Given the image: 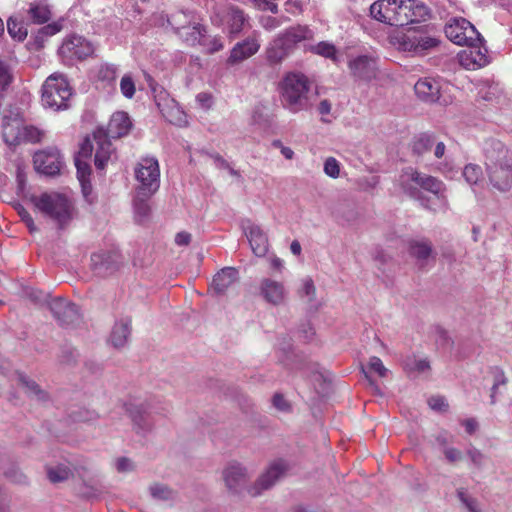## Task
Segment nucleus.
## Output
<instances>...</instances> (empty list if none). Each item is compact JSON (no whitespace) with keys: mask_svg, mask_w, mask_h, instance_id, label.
<instances>
[{"mask_svg":"<svg viewBox=\"0 0 512 512\" xmlns=\"http://www.w3.org/2000/svg\"><path fill=\"white\" fill-rule=\"evenodd\" d=\"M131 126L132 123L128 114L120 111L111 116L105 132L111 138H120L129 133Z\"/></svg>","mask_w":512,"mask_h":512,"instance_id":"nucleus-26","label":"nucleus"},{"mask_svg":"<svg viewBox=\"0 0 512 512\" xmlns=\"http://www.w3.org/2000/svg\"><path fill=\"white\" fill-rule=\"evenodd\" d=\"M273 406L281 411L287 412L290 410V404L286 401L282 394L276 393L272 398Z\"/></svg>","mask_w":512,"mask_h":512,"instance_id":"nucleus-60","label":"nucleus"},{"mask_svg":"<svg viewBox=\"0 0 512 512\" xmlns=\"http://www.w3.org/2000/svg\"><path fill=\"white\" fill-rule=\"evenodd\" d=\"M368 367L380 377H385L388 373V369L384 366L382 360L376 356L370 357Z\"/></svg>","mask_w":512,"mask_h":512,"instance_id":"nucleus-51","label":"nucleus"},{"mask_svg":"<svg viewBox=\"0 0 512 512\" xmlns=\"http://www.w3.org/2000/svg\"><path fill=\"white\" fill-rule=\"evenodd\" d=\"M117 68L112 64H103L97 70V80L104 85H112L116 81Z\"/></svg>","mask_w":512,"mask_h":512,"instance_id":"nucleus-41","label":"nucleus"},{"mask_svg":"<svg viewBox=\"0 0 512 512\" xmlns=\"http://www.w3.org/2000/svg\"><path fill=\"white\" fill-rule=\"evenodd\" d=\"M490 373L493 377V384L491 387L490 400L491 404L496 403L497 395L501 394V387H505L508 383V379L504 373V371L499 367H491Z\"/></svg>","mask_w":512,"mask_h":512,"instance_id":"nucleus-37","label":"nucleus"},{"mask_svg":"<svg viewBox=\"0 0 512 512\" xmlns=\"http://www.w3.org/2000/svg\"><path fill=\"white\" fill-rule=\"evenodd\" d=\"M103 128L93 132L92 138L86 137L80 146V156L90 158L95 151L94 163L98 170H103L114 154V148Z\"/></svg>","mask_w":512,"mask_h":512,"instance_id":"nucleus-7","label":"nucleus"},{"mask_svg":"<svg viewBox=\"0 0 512 512\" xmlns=\"http://www.w3.org/2000/svg\"><path fill=\"white\" fill-rule=\"evenodd\" d=\"M245 234L248 237L253 253L258 257H263L268 251V238L263 230L254 224L249 223L244 227Z\"/></svg>","mask_w":512,"mask_h":512,"instance_id":"nucleus-25","label":"nucleus"},{"mask_svg":"<svg viewBox=\"0 0 512 512\" xmlns=\"http://www.w3.org/2000/svg\"><path fill=\"white\" fill-rule=\"evenodd\" d=\"M482 175V170L478 165L468 164L464 167L463 176L469 184H476Z\"/></svg>","mask_w":512,"mask_h":512,"instance_id":"nucleus-48","label":"nucleus"},{"mask_svg":"<svg viewBox=\"0 0 512 512\" xmlns=\"http://www.w3.org/2000/svg\"><path fill=\"white\" fill-rule=\"evenodd\" d=\"M415 93L425 102H436L440 97V85L433 78H423L414 85Z\"/></svg>","mask_w":512,"mask_h":512,"instance_id":"nucleus-27","label":"nucleus"},{"mask_svg":"<svg viewBox=\"0 0 512 512\" xmlns=\"http://www.w3.org/2000/svg\"><path fill=\"white\" fill-rule=\"evenodd\" d=\"M435 143V135L427 132L420 133L416 135L412 141V152L417 156H422L430 151Z\"/></svg>","mask_w":512,"mask_h":512,"instance_id":"nucleus-34","label":"nucleus"},{"mask_svg":"<svg viewBox=\"0 0 512 512\" xmlns=\"http://www.w3.org/2000/svg\"><path fill=\"white\" fill-rule=\"evenodd\" d=\"M258 290L260 297L274 306L284 304L288 297V290L284 283L268 277L260 280Z\"/></svg>","mask_w":512,"mask_h":512,"instance_id":"nucleus-16","label":"nucleus"},{"mask_svg":"<svg viewBox=\"0 0 512 512\" xmlns=\"http://www.w3.org/2000/svg\"><path fill=\"white\" fill-rule=\"evenodd\" d=\"M446 460L451 463L455 464L462 460L463 454L462 452L454 447H444L442 450Z\"/></svg>","mask_w":512,"mask_h":512,"instance_id":"nucleus-54","label":"nucleus"},{"mask_svg":"<svg viewBox=\"0 0 512 512\" xmlns=\"http://www.w3.org/2000/svg\"><path fill=\"white\" fill-rule=\"evenodd\" d=\"M272 146L279 149L285 159L292 160L294 158V151L290 147L284 146L280 140H274Z\"/></svg>","mask_w":512,"mask_h":512,"instance_id":"nucleus-62","label":"nucleus"},{"mask_svg":"<svg viewBox=\"0 0 512 512\" xmlns=\"http://www.w3.org/2000/svg\"><path fill=\"white\" fill-rule=\"evenodd\" d=\"M94 50V45L90 41L74 35L64 40L59 48V54L68 61L83 60L91 56Z\"/></svg>","mask_w":512,"mask_h":512,"instance_id":"nucleus-13","label":"nucleus"},{"mask_svg":"<svg viewBox=\"0 0 512 512\" xmlns=\"http://www.w3.org/2000/svg\"><path fill=\"white\" fill-rule=\"evenodd\" d=\"M131 333V320L129 318L117 321L111 331L110 342L115 348L125 346Z\"/></svg>","mask_w":512,"mask_h":512,"instance_id":"nucleus-30","label":"nucleus"},{"mask_svg":"<svg viewBox=\"0 0 512 512\" xmlns=\"http://www.w3.org/2000/svg\"><path fill=\"white\" fill-rule=\"evenodd\" d=\"M71 96L72 89L63 74L50 75L42 86V104L53 111L68 108Z\"/></svg>","mask_w":512,"mask_h":512,"instance_id":"nucleus-6","label":"nucleus"},{"mask_svg":"<svg viewBox=\"0 0 512 512\" xmlns=\"http://www.w3.org/2000/svg\"><path fill=\"white\" fill-rule=\"evenodd\" d=\"M49 306L54 317L62 325H73L80 320V313L77 306L66 299L60 297L54 298Z\"/></svg>","mask_w":512,"mask_h":512,"instance_id":"nucleus-23","label":"nucleus"},{"mask_svg":"<svg viewBox=\"0 0 512 512\" xmlns=\"http://www.w3.org/2000/svg\"><path fill=\"white\" fill-rule=\"evenodd\" d=\"M287 19L284 18L282 20V18H276V17H272V16H266V17H262L261 20H260V23H261V26L267 30V31H272L278 27H280Z\"/></svg>","mask_w":512,"mask_h":512,"instance_id":"nucleus-52","label":"nucleus"},{"mask_svg":"<svg viewBox=\"0 0 512 512\" xmlns=\"http://www.w3.org/2000/svg\"><path fill=\"white\" fill-rule=\"evenodd\" d=\"M485 167L493 188L506 192L512 187V151L499 140H489L484 148Z\"/></svg>","mask_w":512,"mask_h":512,"instance_id":"nucleus-1","label":"nucleus"},{"mask_svg":"<svg viewBox=\"0 0 512 512\" xmlns=\"http://www.w3.org/2000/svg\"><path fill=\"white\" fill-rule=\"evenodd\" d=\"M239 279L238 270L233 267H225L213 278L212 288L217 294H224Z\"/></svg>","mask_w":512,"mask_h":512,"instance_id":"nucleus-28","label":"nucleus"},{"mask_svg":"<svg viewBox=\"0 0 512 512\" xmlns=\"http://www.w3.org/2000/svg\"><path fill=\"white\" fill-rule=\"evenodd\" d=\"M399 26L421 23L431 18L430 8L420 0H400Z\"/></svg>","mask_w":512,"mask_h":512,"instance_id":"nucleus-12","label":"nucleus"},{"mask_svg":"<svg viewBox=\"0 0 512 512\" xmlns=\"http://www.w3.org/2000/svg\"><path fill=\"white\" fill-rule=\"evenodd\" d=\"M286 468L287 466L282 460L272 463L255 484L248 489L249 494L258 496L263 491L270 489L284 475Z\"/></svg>","mask_w":512,"mask_h":512,"instance_id":"nucleus-18","label":"nucleus"},{"mask_svg":"<svg viewBox=\"0 0 512 512\" xmlns=\"http://www.w3.org/2000/svg\"><path fill=\"white\" fill-rule=\"evenodd\" d=\"M324 173L331 178H338L340 175V163L334 157H328L324 162Z\"/></svg>","mask_w":512,"mask_h":512,"instance_id":"nucleus-49","label":"nucleus"},{"mask_svg":"<svg viewBox=\"0 0 512 512\" xmlns=\"http://www.w3.org/2000/svg\"><path fill=\"white\" fill-rule=\"evenodd\" d=\"M398 183L403 192L411 198L419 197L420 188L436 195L438 199H445L444 183L438 178L419 172L413 167H406L402 170Z\"/></svg>","mask_w":512,"mask_h":512,"instance_id":"nucleus-5","label":"nucleus"},{"mask_svg":"<svg viewBox=\"0 0 512 512\" xmlns=\"http://www.w3.org/2000/svg\"><path fill=\"white\" fill-rule=\"evenodd\" d=\"M201 45L206 46L207 51L210 54L218 52V51H220V50H222L224 48V44L222 42V39L219 36L213 37L212 39H210L208 41V43H205V42L202 41Z\"/></svg>","mask_w":512,"mask_h":512,"instance_id":"nucleus-59","label":"nucleus"},{"mask_svg":"<svg viewBox=\"0 0 512 512\" xmlns=\"http://www.w3.org/2000/svg\"><path fill=\"white\" fill-rule=\"evenodd\" d=\"M456 494L467 512H483L479 506L478 501L471 497L465 488H458Z\"/></svg>","mask_w":512,"mask_h":512,"instance_id":"nucleus-42","label":"nucleus"},{"mask_svg":"<svg viewBox=\"0 0 512 512\" xmlns=\"http://www.w3.org/2000/svg\"><path fill=\"white\" fill-rule=\"evenodd\" d=\"M125 408L134 425L140 431H148L151 429V424L146 416V411L142 404L128 403L125 405Z\"/></svg>","mask_w":512,"mask_h":512,"instance_id":"nucleus-31","label":"nucleus"},{"mask_svg":"<svg viewBox=\"0 0 512 512\" xmlns=\"http://www.w3.org/2000/svg\"><path fill=\"white\" fill-rule=\"evenodd\" d=\"M254 4L255 8L259 10H270L272 13H278V6L275 3H272L268 0H251Z\"/></svg>","mask_w":512,"mask_h":512,"instance_id":"nucleus-61","label":"nucleus"},{"mask_svg":"<svg viewBox=\"0 0 512 512\" xmlns=\"http://www.w3.org/2000/svg\"><path fill=\"white\" fill-rule=\"evenodd\" d=\"M27 15L33 23L43 24L50 20L51 10L47 4L35 2L30 4Z\"/></svg>","mask_w":512,"mask_h":512,"instance_id":"nucleus-35","label":"nucleus"},{"mask_svg":"<svg viewBox=\"0 0 512 512\" xmlns=\"http://www.w3.org/2000/svg\"><path fill=\"white\" fill-rule=\"evenodd\" d=\"M149 491L151 496L157 500H169L173 496L172 491L163 484L151 485Z\"/></svg>","mask_w":512,"mask_h":512,"instance_id":"nucleus-47","label":"nucleus"},{"mask_svg":"<svg viewBox=\"0 0 512 512\" xmlns=\"http://www.w3.org/2000/svg\"><path fill=\"white\" fill-rule=\"evenodd\" d=\"M316 288L311 278L307 277L302 281V287L299 290V295L302 299H305L308 303H311L315 299Z\"/></svg>","mask_w":512,"mask_h":512,"instance_id":"nucleus-46","label":"nucleus"},{"mask_svg":"<svg viewBox=\"0 0 512 512\" xmlns=\"http://www.w3.org/2000/svg\"><path fill=\"white\" fill-rule=\"evenodd\" d=\"M121 263V256L113 251H100L91 255V267L99 276L113 273Z\"/></svg>","mask_w":512,"mask_h":512,"instance_id":"nucleus-22","label":"nucleus"},{"mask_svg":"<svg viewBox=\"0 0 512 512\" xmlns=\"http://www.w3.org/2000/svg\"><path fill=\"white\" fill-rule=\"evenodd\" d=\"M120 89L126 98H132L135 93V84L131 76L125 75L120 81Z\"/></svg>","mask_w":512,"mask_h":512,"instance_id":"nucleus-50","label":"nucleus"},{"mask_svg":"<svg viewBox=\"0 0 512 512\" xmlns=\"http://www.w3.org/2000/svg\"><path fill=\"white\" fill-rule=\"evenodd\" d=\"M116 469L118 472H130L134 469V465L130 459L123 457L117 459Z\"/></svg>","mask_w":512,"mask_h":512,"instance_id":"nucleus-63","label":"nucleus"},{"mask_svg":"<svg viewBox=\"0 0 512 512\" xmlns=\"http://www.w3.org/2000/svg\"><path fill=\"white\" fill-rule=\"evenodd\" d=\"M467 455L471 462L477 467L482 468L485 464L486 456L477 448L472 447L467 450Z\"/></svg>","mask_w":512,"mask_h":512,"instance_id":"nucleus-53","label":"nucleus"},{"mask_svg":"<svg viewBox=\"0 0 512 512\" xmlns=\"http://www.w3.org/2000/svg\"><path fill=\"white\" fill-rule=\"evenodd\" d=\"M7 31L13 39L18 41L24 40L27 36V29L13 18L7 21Z\"/></svg>","mask_w":512,"mask_h":512,"instance_id":"nucleus-44","label":"nucleus"},{"mask_svg":"<svg viewBox=\"0 0 512 512\" xmlns=\"http://www.w3.org/2000/svg\"><path fill=\"white\" fill-rule=\"evenodd\" d=\"M156 104L167 121L176 126L187 125V115L175 102L174 99H170L165 92H161L155 96Z\"/></svg>","mask_w":512,"mask_h":512,"instance_id":"nucleus-19","label":"nucleus"},{"mask_svg":"<svg viewBox=\"0 0 512 512\" xmlns=\"http://www.w3.org/2000/svg\"><path fill=\"white\" fill-rule=\"evenodd\" d=\"M501 95V90L496 84L484 85L479 89L478 97L486 102H497Z\"/></svg>","mask_w":512,"mask_h":512,"instance_id":"nucleus-43","label":"nucleus"},{"mask_svg":"<svg viewBox=\"0 0 512 512\" xmlns=\"http://www.w3.org/2000/svg\"><path fill=\"white\" fill-rule=\"evenodd\" d=\"M348 68L356 81L371 82L377 79L379 67L377 60L368 55H360L348 62Z\"/></svg>","mask_w":512,"mask_h":512,"instance_id":"nucleus-14","label":"nucleus"},{"mask_svg":"<svg viewBox=\"0 0 512 512\" xmlns=\"http://www.w3.org/2000/svg\"><path fill=\"white\" fill-rule=\"evenodd\" d=\"M3 127V137L6 142L12 143L16 138V133L14 132V128L10 125V118L4 117L2 122Z\"/></svg>","mask_w":512,"mask_h":512,"instance_id":"nucleus-57","label":"nucleus"},{"mask_svg":"<svg viewBox=\"0 0 512 512\" xmlns=\"http://www.w3.org/2000/svg\"><path fill=\"white\" fill-rule=\"evenodd\" d=\"M446 37L457 45L475 44L483 38L476 28L465 18L455 17L445 25Z\"/></svg>","mask_w":512,"mask_h":512,"instance_id":"nucleus-11","label":"nucleus"},{"mask_svg":"<svg viewBox=\"0 0 512 512\" xmlns=\"http://www.w3.org/2000/svg\"><path fill=\"white\" fill-rule=\"evenodd\" d=\"M213 25L224 27L228 37L234 39L249 23V17L237 6H215L210 16Z\"/></svg>","mask_w":512,"mask_h":512,"instance_id":"nucleus-8","label":"nucleus"},{"mask_svg":"<svg viewBox=\"0 0 512 512\" xmlns=\"http://www.w3.org/2000/svg\"><path fill=\"white\" fill-rule=\"evenodd\" d=\"M480 43L481 42L465 44L468 48L459 54V62L464 68L468 70H475L484 67L489 63L487 50H482L479 46Z\"/></svg>","mask_w":512,"mask_h":512,"instance_id":"nucleus-24","label":"nucleus"},{"mask_svg":"<svg viewBox=\"0 0 512 512\" xmlns=\"http://www.w3.org/2000/svg\"><path fill=\"white\" fill-rule=\"evenodd\" d=\"M135 177L139 183L136 191L145 196L155 194L160 187V169L157 159L142 158L135 168Z\"/></svg>","mask_w":512,"mask_h":512,"instance_id":"nucleus-10","label":"nucleus"},{"mask_svg":"<svg viewBox=\"0 0 512 512\" xmlns=\"http://www.w3.org/2000/svg\"><path fill=\"white\" fill-rule=\"evenodd\" d=\"M19 381L23 385L26 393L29 396L34 397L36 400L39 401H44L47 398L46 393L39 387V385L35 381L29 379L23 374L19 375Z\"/></svg>","mask_w":512,"mask_h":512,"instance_id":"nucleus-40","label":"nucleus"},{"mask_svg":"<svg viewBox=\"0 0 512 512\" xmlns=\"http://www.w3.org/2000/svg\"><path fill=\"white\" fill-rule=\"evenodd\" d=\"M310 79L301 72L287 73L280 83L281 103L292 113L306 111L311 108Z\"/></svg>","mask_w":512,"mask_h":512,"instance_id":"nucleus-2","label":"nucleus"},{"mask_svg":"<svg viewBox=\"0 0 512 512\" xmlns=\"http://www.w3.org/2000/svg\"><path fill=\"white\" fill-rule=\"evenodd\" d=\"M35 169L47 176H55L59 174L63 160L60 152L56 148H48L36 152L33 157Z\"/></svg>","mask_w":512,"mask_h":512,"instance_id":"nucleus-15","label":"nucleus"},{"mask_svg":"<svg viewBox=\"0 0 512 512\" xmlns=\"http://www.w3.org/2000/svg\"><path fill=\"white\" fill-rule=\"evenodd\" d=\"M197 16L190 10H178L172 13L167 21L176 34L184 29H189L191 24L195 23Z\"/></svg>","mask_w":512,"mask_h":512,"instance_id":"nucleus-29","label":"nucleus"},{"mask_svg":"<svg viewBox=\"0 0 512 512\" xmlns=\"http://www.w3.org/2000/svg\"><path fill=\"white\" fill-rule=\"evenodd\" d=\"M305 51H309L313 54L336 60L337 50L334 44L328 41H321L317 44H312L310 42L309 45H305Z\"/></svg>","mask_w":512,"mask_h":512,"instance_id":"nucleus-38","label":"nucleus"},{"mask_svg":"<svg viewBox=\"0 0 512 512\" xmlns=\"http://www.w3.org/2000/svg\"><path fill=\"white\" fill-rule=\"evenodd\" d=\"M400 0H377L370 6V15L379 22L399 26Z\"/></svg>","mask_w":512,"mask_h":512,"instance_id":"nucleus-20","label":"nucleus"},{"mask_svg":"<svg viewBox=\"0 0 512 512\" xmlns=\"http://www.w3.org/2000/svg\"><path fill=\"white\" fill-rule=\"evenodd\" d=\"M34 207L46 218L53 221L59 229L66 228L75 216L72 200L59 192H44L31 197Z\"/></svg>","mask_w":512,"mask_h":512,"instance_id":"nucleus-3","label":"nucleus"},{"mask_svg":"<svg viewBox=\"0 0 512 512\" xmlns=\"http://www.w3.org/2000/svg\"><path fill=\"white\" fill-rule=\"evenodd\" d=\"M150 197L151 196H145V195L139 193V191H136L133 203H134L135 213L139 217H146L148 215L150 208L147 203V200Z\"/></svg>","mask_w":512,"mask_h":512,"instance_id":"nucleus-45","label":"nucleus"},{"mask_svg":"<svg viewBox=\"0 0 512 512\" xmlns=\"http://www.w3.org/2000/svg\"><path fill=\"white\" fill-rule=\"evenodd\" d=\"M47 476L52 483H59L72 477L73 471L68 464H58L47 467Z\"/></svg>","mask_w":512,"mask_h":512,"instance_id":"nucleus-39","label":"nucleus"},{"mask_svg":"<svg viewBox=\"0 0 512 512\" xmlns=\"http://www.w3.org/2000/svg\"><path fill=\"white\" fill-rule=\"evenodd\" d=\"M403 368L409 375H420L430 370V363L426 358L409 356L404 360Z\"/></svg>","mask_w":512,"mask_h":512,"instance_id":"nucleus-36","label":"nucleus"},{"mask_svg":"<svg viewBox=\"0 0 512 512\" xmlns=\"http://www.w3.org/2000/svg\"><path fill=\"white\" fill-rule=\"evenodd\" d=\"M260 49L259 35L252 33L244 40L237 42L230 51L228 65H237L254 56Z\"/></svg>","mask_w":512,"mask_h":512,"instance_id":"nucleus-17","label":"nucleus"},{"mask_svg":"<svg viewBox=\"0 0 512 512\" xmlns=\"http://www.w3.org/2000/svg\"><path fill=\"white\" fill-rule=\"evenodd\" d=\"M313 39L314 32L308 26L290 27L276 36L272 47L267 51V57L273 63L280 62L299 45L305 49V45H309Z\"/></svg>","mask_w":512,"mask_h":512,"instance_id":"nucleus-4","label":"nucleus"},{"mask_svg":"<svg viewBox=\"0 0 512 512\" xmlns=\"http://www.w3.org/2000/svg\"><path fill=\"white\" fill-rule=\"evenodd\" d=\"M222 474L227 489L234 494L241 493L249 479L247 469L237 462L229 463Z\"/></svg>","mask_w":512,"mask_h":512,"instance_id":"nucleus-21","label":"nucleus"},{"mask_svg":"<svg viewBox=\"0 0 512 512\" xmlns=\"http://www.w3.org/2000/svg\"><path fill=\"white\" fill-rule=\"evenodd\" d=\"M285 11L290 14H297L302 10L301 0H287L284 4Z\"/></svg>","mask_w":512,"mask_h":512,"instance_id":"nucleus-64","label":"nucleus"},{"mask_svg":"<svg viewBox=\"0 0 512 512\" xmlns=\"http://www.w3.org/2000/svg\"><path fill=\"white\" fill-rule=\"evenodd\" d=\"M395 39L399 50L413 55H424L440 44L437 37L430 35L423 29H409L407 33L399 35Z\"/></svg>","mask_w":512,"mask_h":512,"instance_id":"nucleus-9","label":"nucleus"},{"mask_svg":"<svg viewBox=\"0 0 512 512\" xmlns=\"http://www.w3.org/2000/svg\"><path fill=\"white\" fill-rule=\"evenodd\" d=\"M43 137V131L34 126H26L24 128V138L29 142H39Z\"/></svg>","mask_w":512,"mask_h":512,"instance_id":"nucleus-55","label":"nucleus"},{"mask_svg":"<svg viewBox=\"0 0 512 512\" xmlns=\"http://www.w3.org/2000/svg\"><path fill=\"white\" fill-rule=\"evenodd\" d=\"M63 28V25L60 21H56V22H53V23H50L44 27H42L40 30H39V35H44V36H53L55 35L56 33L60 32Z\"/></svg>","mask_w":512,"mask_h":512,"instance_id":"nucleus-58","label":"nucleus"},{"mask_svg":"<svg viewBox=\"0 0 512 512\" xmlns=\"http://www.w3.org/2000/svg\"><path fill=\"white\" fill-rule=\"evenodd\" d=\"M205 33V27L201 25L197 19L195 23L191 24L189 29H184L177 35L188 45L195 46L197 44H202Z\"/></svg>","mask_w":512,"mask_h":512,"instance_id":"nucleus-33","label":"nucleus"},{"mask_svg":"<svg viewBox=\"0 0 512 512\" xmlns=\"http://www.w3.org/2000/svg\"><path fill=\"white\" fill-rule=\"evenodd\" d=\"M82 159H84V158L82 156H80V152H79L78 157H76V159H75V164L77 167L79 179L81 181H84V179L90 174V166L85 161H82Z\"/></svg>","mask_w":512,"mask_h":512,"instance_id":"nucleus-56","label":"nucleus"},{"mask_svg":"<svg viewBox=\"0 0 512 512\" xmlns=\"http://www.w3.org/2000/svg\"><path fill=\"white\" fill-rule=\"evenodd\" d=\"M409 253L423 264L433 254L432 243L428 239L411 240L409 242Z\"/></svg>","mask_w":512,"mask_h":512,"instance_id":"nucleus-32","label":"nucleus"}]
</instances>
